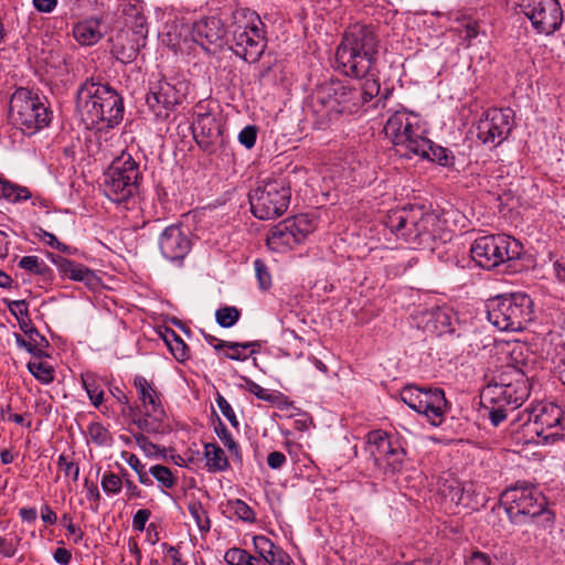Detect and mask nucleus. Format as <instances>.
Masks as SVG:
<instances>
[{
    "label": "nucleus",
    "mask_w": 565,
    "mask_h": 565,
    "mask_svg": "<svg viewBox=\"0 0 565 565\" xmlns=\"http://www.w3.org/2000/svg\"><path fill=\"white\" fill-rule=\"evenodd\" d=\"M19 266L31 274L43 277L51 275V268L38 256H23L19 262Z\"/></svg>",
    "instance_id": "nucleus-32"
},
{
    "label": "nucleus",
    "mask_w": 565,
    "mask_h": 565,
    "mask_svg": "<svg viewBox=\"0 0 565 565\" xmlns=\"http://www.w3.org/2000/svg\"><path fill=\"white\" fill-rule=\"evenodd\" d=\"M254 546L259 555L267 561L279 548L264 535L254 536Z\"/></svg>",
    "instance_id": "nucleus-44"
},
{
    "label": "nucleus",
    "mask_w": 565,
    "mask_h": 565,
    "mask_svg": "<svg viewBox=\"0 0 565 565\" xmlns=\"http://www.w3.org/2000/svg\"><path fill=\"white\" fill-rule=\"evenodd\" d=\"M385 227L404 242L414 247L433 249V243L437 239L446 241L449 233L437 214L424 212L420 207H403L390 212L384 221Z\"/></svg>",
    "instance_id": "nucleus-3"
},
{
    "label": "nucleus",
    "mask_w": 565,
    "mask_h": 565,
    "mask_svg": "<svg viewBox=\"0 0 565 565\" xmlns=\"http://www.w3.org/2000/svg\"><path fill=\"white\" fill-rule=\"evenodd\" d=\"M233 512L245 522H253L255 513L252 508L241 499H235L228 502Z\"/></svg>",
    "instance_id": "nucleus-45"
},
{
    "label": "nucleus",
    "mask_w": 565,
    "mask_h": 565,
    "mask_svg": "<svg viewBox=\"0 0 565 565\" xmlns=\"http://www.w3.org/2000/svg\"><path fill=\"white\" fill-rule=\"evenodd\" d=\"M513 127V111L505 109H489L476 126L477 138L490 148L500 146L510 135Z\"/></svg>",
    "instance_id": "nucleus-18"
},
{
    "label": "nucleus",
    "mask_w": 565,
    "mask_h": 565,
    "mask_svg": "<svg viewBox=\"0 0 565 565\" xmlns=\"http://www.w3.org/2000/svg\"><path fill=\"white\" fill-rule=\"evenodd\" d=\"M254 266L260 287L263 289H267L271 285V278L267 270L266 265L260 259H256L254 262Z\"/></svg>",
    "instance_id": "nucleus-53"
},
{
    "label": "nucleus",
    "mask_w": 565,
    "mask_h": 565,
    "mask_svg": "<svg viewBox=\"0 0 565 565\" xmlns=\"http://www.w3.org/2000/svg\"><path fill=\"white\" fill-rule=\"evenodd\" d=\"M57 466L62 469L66 477H71L74 482L78 480L79 467L75 462L68 460V457L64 454L58 456Z\"/></svg>",
    "instance_id": "nucleus-49"
},
{
    "label": "nucleus",
    "mask_w": 565,
    "mask_h": 565,
    "mask_svg": "<svg viewBox=\"0 0 565 565\" xmlns=\"http://www.w3.org/2000/svg\"><path fill=\"white\" fill-rule=\"evenodd\" d=\"M158 244L161 255L178 265L182 264L192 247L189 234L180 225L166 227L159 236Z\"/></svg>",
    "instance_id": "nucleus-22"
},
{
    "label": "nucleus",
    "mask_w": 565,
    "mask_h": 565,
    "mask_svg": "<svg viewBox=\"0 0 565 565\" xmlns=\"http://www.w3.org/2000/svg\"><path fill=\"white\" fill-rule=\"evenodd\" d=\"M385 136L395 146L396 151L403 157H411L416 147H425L424 129L419 125V118L405 110L395 111L384 126Z\"/></svg>",
    "instance_id": "nucleus-12"
},
{
    "label": "nucleus",
    "mask_w": 565,
    "mask_h": 565,
    "mask_svg": "<svg viewBox=\"0 0 565 565\" xmlns=\"http://www.w3.org/2000/svg\"><path fill=\"white\" fill-rule=\"evenodd\" d=\"M514 3L539 33L548 35L561 26L563 12L557 0H514Z\"/></svg>",
    "instance_id": "nucleus-17"
},
{
    "label": "nucleus",
    "mask_w": 565,
    "mask_h": 565,
    "mask_svg": "<svg viewBox=\"0 0 565 565\" xmlns=\"http://www.w3.org/2000/svg\"><path fill=\"white\" fill-rule=\"evenodd\" d=\"M232 50L248 63L259 60L266 47L264 23L259 15L247 8L236 9L231 23Z\"/></svg>",
    "instance_id": "nucleus-6"
},
{
    "label": "nucleus",
    "mask_w": 565,
    "mask_h": 565,
    "mask_svg": "<svg viewBox=\"0 0 565 565\" xmlns=\"http://www.w3.org/2000/svg\"><path fill=\"white\" fill-rule=\"evenodd\" d=\"M248 390L252 394H254L257 398L262 401H266L271 404H276L280 398L279 394L273 393L267 388L262 387L255 382H250L248 384Z\"/></svg>",
    "instance_id": "nucleus-50"
},
{
    "label": "nucleus",
    "mask_w": 565,
    "mask_h": 565,
    "mask_svg": "<svg viewBox=\"0 0 565 565\" xmlns=\"http://www.w3.org/2000/svg\"><path fill=\"white\" fill-rule=\"evenodd\" d=\"M362 94L343 83L330 82L317 87L312 94L313 113L322 124L335 122L361 108Z\"/></svg>",
    "instance_id": "nucleus-5"
},
{
    "label": "nucleus",
    "mask_w": 565,
    "mask_h": 565,
    "mask_svg": "<svg viewBox=\"0 0 565 565\" xmlns=\"http://www.w3.org/2000/svg\"><path fill=\"white\" fill-rule=\"evenodd\" d=\"M204 457L206 459V468L210 472H220L228 468V460L225 452L216 444H205Z\"/></svg>",
    "instance_id": "nucleus-28"
},
{
    "label": "nucleus",
    "mask_w": 565,
    "mask_h": 565,
    "mask_svg": "<svg viewBox=\"0 0 565 565\" xmlns=\"http://www.w3.org/2000/svg\"><path fill=\"white\" fill-rule=\"evenodd\" d=\"M62 521L65 523L67 532L75 536L74 542L78 543L82 541L84 533L72 522V518L68 514H64Z\"/></svg>",
    "instance_id": "nucleus-57"
},
{
    "label": "nucleus",
    "mask_w": 565,
    "mask_h": 565,
    "mask_svg": "<svg viewBox=\"0 0 565 565\" xmlns=\"http://www.w3.org/2000/svg\"><path fill=\"white\" fill-rule=\"evenodd\" d=\"M215 433L221 441L228 448V450L235 455L238 454V445L232 437V434L228 431L226 426L220 420L217 426L215 427Z\"/></svg>",
    "instance_id": "nucleus-47"
},
{
    "label": "nucleus",
    "mask_w": 565,
    "mask_h": 565,
    "mask_svg": "<svg viewBox=\"0 0 565 565\" xmlns=\"http://www.w3.org/2000/svg\"><path fill=\"white\" fill-rule=\"evenodd\" d=\"M149 473L163 487L171 489L175 484V479L171 470L162 465H154L149 468Z\"/></svg>",
    "instance_id": "nucleus-42"
},
{
    "label": "nucleus",
    "mask_w": 565,
    "mask_h": 565,
    "mask_svg": "<svg viewBox=\"0 0 565 565\" xmlns=\"http://www.w3.org/2000/svg\"><path fill=\"white\" fill-rule=\"evenodd\" d=\"M379 52V39L374 30L367 25L354 24L343 34L335 52V63L347 76L366 77L360 88L361 107L380 93V84L373 77L372 67Z\"/></svg>",
    "instance_id": "nucleus-1"
},
{
    "label": "nucleus",
    "mask_w": 565,
    "mask_h": 565,
    "mask_svg": "<svg viewBox=\"0 0 565 565\" xmlns=\"http://www.w3.org/2000/svg\"><path fill=\"white\" fill-rule=\"evenodd\" d=\"M82 384L89 401L95 407H99L104 402V390L100 379L92 372L82 374Z\"/></svg>",
    "instance_id": "nucleus-29"
},
{
    "label": "nucleus",
    "mask_w": 565,
    "mask_h": 565,
    "mask_svg": "<svg viewBox=\"0 0 565 565\" xmlns=\"http://www.w3.org/2000/svg\"><path fill=\"white\" fill-rule=\"evenodd\" d=\"M257 138V129L255 126H246L238 134V141L245 146L247 149H250L255 146Z\"/></svg>",
    "instance_id": "nucleus-52"
},
{
    "label": "nucleus",
    "mask_w": 565,
    "mask_h": 565,
    "mask_svg": "<svg viewBox=\"0 0 565 565\" xmlns=\"http://www.w3.org/2000/svg\"><path fill=\"white\" fill-rule=\"evenodd\" d=\"M121 458L130 466L131 469H134L136 471V473L138 475V480H139L140 483H142L145 486H151L152 484V480L149 477L148 471L146 470L145 465L141 463V461L139 460V458L135 454H131V452H128V451H122L121 452Z\"/></svg>",
    "instance_id": "nucleus-34"
},
{
    "label": "nucleus",
    "mask_w": 565,
    "mask_h": 565,
    "mask_svg": "<svg viewBox=\"0 0 565 565\" xmlns=\"http://www.w3.org/2000/svg\"><path fill=\"white\" fill-rule=\"evenodd\" d=\"M90 440L97 446H108L111 443V435L100 423H90L87 427Z\"/></svg>",
    "instance_id": "nucleus-38"
},
{
    "label": "nucleus",
    "mask_w": 565,
    "mask_h": 565,
    "mask_svg": "<svg viewBox=\"0 0 565 565\" xmlns=\"http://www.w3.org/2000/svg\"><path fill=\"white\" fill-rule=\"evenodd\" d=\"M267 565H291V558L279 547L273 556L267 559Z\"/></svg>",
    "instance_id": "nucleus-56"
},
{
    "label": "nucleus",
    "mask_w": 565,
    "mask_h": 565,
    "mask_svg": "<svg viewBox=\"0 0 565 565\" xmlns=\"http://www.w3.org/2000/svg\"><path fill=\"white\" fill-rule=\"evenodd\" d=\"M28 369L31 372V374L43 384H49L54 380V370L46 362H29Z\"/></svg>",
    "instance_id": "nucleus-35"
},
{
    "label": "nucleus",
    "mask_w": 565,
    "mask_h": 565,
    "mask_svg": "<svg viewBox=\"0 0 565 565\" xmlns=\"http://www.w3.org/2000/svg\"><path fill=\"white\" fill-rule=\"evenodd\" d=\"M53 558L57 564L68 565L72 561V553L65 547H58L53 553Z\"/></svg>",
    "instance_id": "nucleus-61"
},
{
    "label": "nucleus",
    "mask_w": 565,
    "mask_h": 565,
    "mask_svg": "<svg viewBox=\"0 0 565 565\" xmlns=\"http://www.w3.org/2000/svg\"><path fill=\"white\" fill-rule=\"evenodd\" d=\"M151 512L148 509L138 510L132 518V527L135 531L142 532L146 523L150 519Z\"/></svg>",
    "instance_id": "nucleus-54"
},
{
    "label": "nucleus",
    "mask_w": 565,
    "mask_h": 565,
    "mask_svg": "<svg viewBox=\"0 0 565 565\" xmlns=\"http://www.w3.org/2000/svg\"><path fill=\"white\" fill-rule=\"evenodd\" d=\"M450 316L447 309L435 308L428 313L427 327L434 332L444 333L450 328Z\"/></svg>",
    "instance_id": "nucleus-30"
},
{
    "label": "nucleus",
    "mask_w": 565,
    "mask_h": 565,
    "mask_svg": "<svg viewBox=\"0 0 565 565\" xmlns=\"http://www.w3.org/2000/svg\"><path fill=\"white\" fill-rule=\"evenodd\" d=\"M149 109L159 118L168 117V107L170 102L161 92H151L146 97Z\"/></svg>",
    "instance_id": "nucleus-31"
},
{
    "label": "nucleus",
    "mask_w": 565,
    "mask_h": 565,
    "mask_svg": "<svg viewBox=\"0 0 565 565\" xmlns=\"http://www.w3.org/2000/svg\"><path fill=\"white\" fill-rule=\"evenodd\" d=\"M9 311L17 318V320L28 317V302L25 300L10 301Z\"/></svg>",
    "instance_id": "nucleus-55"
},
{
    "label": "nucleus",
    "mask_w": 565,
    "mask_h": 565,
    "mask_svg": "<svg viewBox=\"0 0 565 565\" xmlns=\"http://www.w3.org/2000/svg\"><path fill=\"white\" fill-rule=\"evenodd\" d=\"M286 460V456L280 451H273L267 456V465L271 469H280Z\"/></svg>",
    "instance_id": "nucleus-60"
},
{
    "label": "nucleus",
    "mask_w": 565,
    "mask_h": 565,
    "mask_svg": "<svg viewBox=\"0 0 565 565\" xmlns=\"http://www.w3.org/2000/svg\"><path fill=\"white\" fill-rule=\"evenodd\" d=\"M224 559L228 565H245L250 559V554L245 550L233 547L226 551Z\"/></svg>",
    "instance_id": "nucleus-46"
},
{
    "label": "nucleus",
    "mask_w": 565,
    "mask_h": 565,
    "mask_svg": "<svg viewBox=\"0 0 565 565\" xmlns=\"http://www.w3.org/2000/svg\"><path fill=\"white\" fill-rule=\"evenodd\" d=\"M366 451L375 466L392 472L402 468L406 456L398 437L383 430H372L366 435Z\"/></svg>",
    "instance_id": "nucleus-15"
},
{
    "label": "nucleus",
    "mask_w": 565,
    "mask_h": 565,
    "mask_svg": "<svg viewBox=\"0 0 565 565\" xmlns=\"http://www.w3.org/2000/svg\"><path fill=\"white\" fill-rule=\"evenodd\" d=\"M34 8L43 13H51L57 6V0H33Z\"/></svg>",
    "instance_id": "nucleus-63"
},
{
    "label": "nucleus",
    "mask_w": 565,
    "mask_h": 565,
    "mask_svg": "<svg viewBox=\"0 0 565 565\" xmlns=\"http://www.w3.org/2000/svg\"><path fill=\"white\" fill-rule=\"evenodd\" d=\"M482 407L488 412V417L493 426H499L508 416L510 405H501L499 403H481Z\"/></svg>",
    "instance_id": "nucleus-41"
},
{
    "label": "nucleus",
    "mask_w": 565,
    "mask_h": 565,
    "mask_svg": "<svg viewBox=\"0 0 565 565\" xmlns=\"http://www.w3.org/2000/svg\"><path fill=\"white\" fill-rule=\"evenodd\" d=\"M168 348L179 362H184L189 359V348L181 338L174 340Z\"/></svg>",
    "instance_id": "nucleus-51"
},
{
    "label": "nucleus",
    "mask_w": 565,
    "mask_h": 565,
    "mask_svg": "<svg viewBox=\"0 0 565 565\" xmlns=\"http://www.w3.org/2000/svg\"><path fill=\"white\" fill-rule=\"evenodd\" d=\"M315 230V222L307 214H300L275 225L267 234V245L275 252H285L300 244Z\"/></svg>",
    "instance_id": "nucleus-16"
},
{
    "label": "nucleus",
    "mask_w": 565,
    "mask_h": 565,
    "mask_svg": "<svg viewBox=\"0 0 565 565\" xmlns=\"http://www.w3.org/2000/svg\"><path fill=\"white\" fill-rule=\"evenodd\" d=\"M53 113L44 100L32 90L20 87L10 98L9 120L26 136H33L47 127Z\"/></svg>",
    "instance_id": "nucleus-7"
},
{
    "label": "nucleus",
    "mask_w": 565,
    "mask_h": 565,
    "mask_svg": "<svg viewBox=\"0 0 565 565\" xmlns=\"http://www.w3.org/2000/svg\"><path fill=\"white\" fill-rule=\"evenodd\" d=\"M134 386L137 390L145 413V417L137 422L138 427L148 433L156 431L157 426L154 423L162 422L166 415L160 401V394L152 383L141 375L135 376Z\"/></svg>",
    "instance_id": "nucleus-19"
},
{
    "label": "nucleus",
    "mask_w": 565,
    "mask_h": 565,
    "mask_svg": "<svg viewBox=\"0 0 565 565\" xmlns=\"http://www.w3.org/2000/svg\"><path fill=\"white\" fill-rule=\"evenodd\" d=\"M423 141L426 143L425 147H416L412 154L419 156L424 159L438 162L443 167H451L455 162V157L450 150L441 146L435 145L428 138L424 137Z\"/></svg>",
    "instance_id": "nucleus-27"
},
{
    "label": "nucleus",
    "mask_w": 565,
    "mask_h": 565,
    "mask_svg": "<svg viewBox=\"0 0 565 565\" xmlns=\"http://www.w3.org/2000/svg\"><path fill=\"white\" fill-rule=\"evenodd\" d=\"M17 553V546L12 540L0 536V554L4 557H13Z\"/></svg>",
    "instance_id": "nucleus-58"
},
{
    "label": "nucleus",
    "mask_w": 565,
    "mask_h": 565,
    "mask_svg": "<svg viewBox=\"0 0 565 565\" xmlns=\"http://www.w3.org/2000/svg\"><path fill=\"white\" fill-rule=\"evenodd\" d=\"M102 488L107 494H118L124 486L122 479L114 472H105L102 478Z\"/></svg>",
    "instance_id": "nucleus-43"
},
{
    "label": "nucleus",
    "mask_w": 565,
    "mask_h": 565,
    "mask_svg": "<svg viewBox=\"0 0 565 565\" xmlns=\"http://www.w3.org/2000/svg\"><path fill=\"white\" fill-rule=\"evenodd\" d=\"M505 505L509 520L514 524L527 523V519L535 516L541 507L546 505L543 493L531 483H518L507 489L501 497Z\"/></svg>",
    "instance_id": "nucleus-13"
},
{
    "label": "nucleus",
    "mask_w": 565,
    "mask_h": 565,
    "mask_svg": "<svg viewBox=\"0 0 565 565\" xmlns=\"http://www.w3.org/2000/svg\"><path fill=\"white\" fill-rule=\"evenodd\" d=\"M241 312L236 307L226 306L215 312L216 322L222 328L233 327L239 319Z\"/></svg>",
    "instance_id": "nucleus-39"
},
{
    "label": "nucleus",
    "mask_w": 565,
    "mask_h": 565,
    "mask_svg": "<svg viewBox=\"0 0 565 565\" xmlns=\"http://www.w3.org/2000/svg\"><path fill=\"white\" fill-rule=\"evenodd\" d=\"M30 196L31 193L26 188L15 186L14 184L0 180V198L11 202H19L28 200Z\"/></svg>",
    "instance_id": "nucleus-33"
},
{
    "label": "nucleus",
    "mask_w": 565,
    "mask_h": 565,
    "mask_svg": "<svg viewBox=\"0 0 565 565\" xmlns=\"http://www.w3.org/2000/svg\"><path fill=\"white\" fill-rule=\"evenodd\" d=\"M533 306L525 294L499 296L488 303V320L501 331H521L534 319Z\"/></svg>",
    "instance_id": "nucleus-8"
},
{
    "label": "nucleus",
    "mask_w": 565,
    "mask_h": 565,
    "mask_svg": "<svg viewBox=\"0 0 565 565\" xmlns=\"http://www.w3.org/2000/svg\"><path fill=\"white\" fill-rule=\"evenodd\" d=\"M100 26L98 19H86L74 25L73 36L81 45H94L103 38Z\"/></svg>",
    "instance_id": "nucleus-26"
},
{
    "label": "nucleus",
    "mask_w": 565,
    "mask_h": 565,
    "mask_svg": "<svg viewBox=\"0 0 565 565\" xmlns=\"http://www.w3.org/2000/svg\"><path fill=\"white\" fill-rule=\"evenodd\" d=\"M191 130L196 145L206 153H214L224 142L223 127L211 113H195Z\"/></svg>",
    "instance_id": "nucleus-21"
},
{
    "label": "nucleus",
    "mask_w": 565,
    "mask_h": 565,
    "mask_svg": "<svg viewBox=\"0 0 565 565\" xmlns=\"http://www.w3.org/2000/svg\"><path fill=\"white\" fill-rule=\"evenodd\" d=\"M141 180L139 162L130 153L122 152L104 174V194L117 206L134 210L139 205Z\"/></svg>",
    "instance_id": "nucleus-4"
},
{
    "label": "nucleus",
    "mask_w": 565,
    "mask_h": 565,
    "mask_svg": "<svg viewBox=\"0 0 565 565\" xmlns=\"http://www.w3.org/2000/svg\"><path fill=\"white\" fill-rule=\"evenodd\" d=\"M561 419L562 409L552 403L537 405L529 417V420L533 422V433L543 444H554L562 438Z\"/></svg>",
    "instance_id": "nucleus-20"
},
{
    "label": "nucleus",
    "mask_w": 565,
    "mask_h": 565,
    "mask_svg": "<svg viewBox=\"0 0 565 565\" xmlns=\"http://www.w3.org/2000/svg\"><path fill=\"white\" fill-rule=\"evenodd\" d=\"M536 512L535 516L529 518L527 523H522L521 525H535L544 530H551L554 525V513L546 509V505L541 507V511Z\"/></svg>",
    "instance_id": "nucleus-36"
},
{
    "label": "nucleus",
    "mask_w": 565,
    "mask_h": 565,
    "mask_svg": "<svg viewBox=\"0 0 565 565\" xmlns=\"http://www.w3.org/2000/svg\"><path fill=\"white\" fill-rule=\"evenodd\" d=\"M529 395V379L518 367L508 366L493 382L483 387L480 398L481 403L510 405V409L514 411Z\"/></svg>",
    "instance_id": "nucleus-10"
},
{
    "label": "nucleus",
    "mask_w": 565,
    "mask_h": 565,
    "mask_svg": "<svg viewBox=\"0 0 565 565\" xmlns=\"http://www.w3.org/2000/svg\"><path fill=\"white\" fill-rule=\"evenodd\" d=\"M225 34L224 23L217 17L201 18L193 23L191 30L193 41L204 50H209L210 45L220 47Z\"/></svg>",
    "instance_id": "nucleus-23"
},
{
    "label": "nucleus",
    "mask_w": 565,
    "mask_h": 565,
    "mask_svg": "<svg viewBox=\"0 0 565 565\" xmlns=\"http://www.w3.org/2000/svg\"><path fill=\"white\" fill-rule=\"evenodd\" d=\"M290 198V186L284 178L262 179L248 195L250 210L260 220L282 215L289 206Z\"/></svg>",
    "instance_id": "nucleus-9"
},
{
    "label": "nucleus",
    "mask_w": 565,
    "mask_h": 565,
    "mask_svg": "<svg viewBox=\"0 0 565 565\" xmlns=\"http://www.w3.org/2000/svg\"><path fill=\"white\" fill-rule=\"evenodd\" d=\"M137 445L145 451L147 456H151L157 448L146 436L142 434L135 436Z\"/></svg>",
    "instance_id": "nucleus-62"
},
{
    "label": "nucleus",
    "mask_w": 565,
    "mask_h": 565,
    "mask_svg": "<svg viewBox=\"0 0 565 565\" xmlns=\"http://www.w3.org/2000/svg\"><path fill=\"white\" fill-rule=\"evenodd\" d=\"M130 10L134 13L128 14L131 18L129 21V28L135 38L132 40L129 52L127 54L122 52V58L126 57L129 61L137 56L139 49L145 45V40L148 35V24L146 17L135 8H131Z\"/></svg>",
    "instance_id": "nucleus-25"
},
{
    "label": "nucleus",
    "mask_w": 565,
    "mask_h": 565,
    "mask_svg": "<svg viewBox=\"0 0 565 565\" xmlns=\"http://www.w3.org/2000/svg\"><path fill=\"white\" fill-rule=\"evenodd\" d=\"M52 262L56 265L61 276L64 278L82 281L86 285H90L95 279L94 273L82 264L61 256H52Z\"/></svg>",
    "instance_id": "nucleus-24"
},
{
    "label": "nucleus",
    "mask_w": 565,
    "mask_h": 565,
    "mask_svg": "<svg viewBox=\"0 0 565 565\" xmlns=\"http://www.w3.org/2000/svg\"><path fill=\"white\" fill-rule=\"evenodd\" d=\"M188 510L200 531L207 532L211 527V522L203 505L200 502H191L188 505Z\"/></svg>",
    "instance_id": "nucleus-37"
},
{
    "label": "nucleus",
    "mask_w": 565,
    "mask_h": 565,
    "mask_svg": "<svg viewBox=\"0 0 565 565\" xmlns=\"http://www.w3.org/2000/svg\"><path fill=\"white\" fill-rule=\"evenodd\" d=\"M162 547L167 552V554L171 557L173 565H186V563L182 561L181 554L174 546L163 543Z\"/></svg>",
    "instance_id": "nucleus-64"
},
{
    "label": "nucleus",
    "mask_w": 565,
    "mask_h": 565,
    "mask_svg": "<svg viewBox=\"0 0 565 565\" xmlns=\"http://www.w3.org/2000/svg\"><path fill=\"white\" fill-rule=\"evenodd\" d=\"M399 395L409 408L425 415L431 425L439 426L444 422L448 403L441 388L406 385Z\"/></svg>",
    "instance_id": "nucleus-14"
},
{
    "label": "nucleus",
    "mask_w": 565,
    "mask_h": 565,
    "mask_svg": "<svg viewBox=\"0 0 565 565\" xmlns=\"http://www.w3.org/2000/svg\"><path fill=\"white\" fill-rule=\"evenodd\" d=\"M76 109L82 121L99 130L114 128L124 118L121 96L108 84L86 81L77 90Z\"/></svg>",
    "instance_id": "nucleus-2"
},
{
    "label": "nucleus",
    "mask_w": 565,
    "mask_h": 565,
    "mask_svg": "<svg viewBox=\"0 0 565 565\" xmlns=\"http://www.w3.org/2000/svg\"><path fill=\"white\" fill-rule=\"evenodd\" d=\"M468 565H493V561L490 555L477 551L470 556Z\"/></svg>",
    "instance_id": "nucleus-59"
},
{
    "label": "nucleus",
    "mask_w": 565,
    "mask_h": 565,
    "mask_svg": "<svg viewBox=\"0 0 565 565\" xmlns=\"http://www.w3.org/2000/svg\"><path fill=\"white\" fill-rule=\"evenodd\" d=\"M257 345L255 342H246V343H238V342H227V341H220L217 344L214 345L215 350H221L223 348H227L232 350V353L226 354V356L231 360H237L242 361L245 360L247 356L243 354V350L247 348H252Z\"/></svg>",
    "instance_id": "nucleus-40"
},
{
    "label": "nucleus",
    "mask_w": 565,
    "mask_h": 565,
    "mask_svg": "<svg viewBox=\"0 0 565 565\" xmlns=\"http://www.w3.org/2000/svg\"><path fill=\"white\" fill-rule=\"evenodd\" d=\"M520 241L505 234L486 235L477 238L470 248L476 264L483 269H493L501 264L519 259L523 254Z\"/></svg>",
    "instance_id": "nucleus-11"
},
{
    "label": "nucleus",
    "mask_w": 565,
    "mask_h": 565,
    "mask_svg": "<svg viewBox=\"0 0 565 565\" xmlns=\"http://www.w3.org/2000/svg\"><path fill=\"white\" fill-rule=\"evenodd\" d=\"M215 401H216V404H217L221 413L223 414V416L231 423V425L234 428H238L239 423L236 418L234 409L232 408L230 403L226 401V398L223 395H221L220 393H217Z\"/></svg>",
    "instance_id": "nucleus-48"
}]
</instances>
